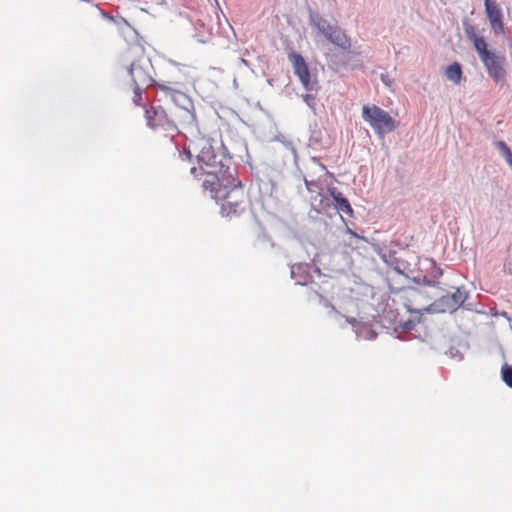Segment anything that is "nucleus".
Instances as JSON below:
<instances>
[{
	"instance_id": "39448f33",
	"label": "nucleus",
	"mask_w": 512,
	"mask_h": 512,
	"mask_svg": "<svg viewBox=\"0 0 512 512\" xmlns=\"http://www.w3.org/2000/svg\"><path fill=\"white\" fill-rule=\"evenodd\" d=\"M362 117L379 136H384L396 129V121L388 112L376 105L363 106Z\"/></svg>"
},
{
	"instance_id": "f3484780",
	"label": "nucleus",
	"mask_w": 512,
	"mask_h": 512,
	"mask_svg": "<svg viewBox=\"0 0 512 512\" xmlns=\"http://www.w3.org/2000/svg\"><path fill=\"white\" fill-rule=\"evenodd\" d=\"M133 102L136 105H141L142 103V89L141 86H135L133 90Z\"/></svg>"
},
{
	"instance_id": "ddd939ff",
	"label": "nucleus",
	"mask_w": 512,
	"mask_h": 512,
	"mask_svg": "<svg viewBox=\"0 0 512 512\" xmlns=\"http://www.w3.org/2000/svg\"><path fill=\"white\" fill-rule=\"evenodd\" d=\"M158 87L172 101H176L179 97H184V94L181 93L178 89L171 88V87L167 86L166 84H158Z\"/></svg>"
},
{
	"instance_id": "412c9836",
	"label": "nucleus",
	"mask_w": 512,
	"mask_h": 512,
	"mask_svg": "<svg viewBox=\"0 0 512 512\" xmlns=\"http://www.w3.org/2000/svg\"><path fill=\"white\" fill-rule=\"evenodd\" d=\"M297 283L301 284V285H306L307 282L306 281H297Z\"/></svg>"
},
{
	"instance_id": "7ed1b4c3",
	"label": "nucleus",
	"mask_w": 512,
	"mask_h": 512,
	"mask_svg": "<svg viewBox=\"0 0 512 512\" xmlns=\"http://www.w3.org/2000/svg\"><path fill=\"white\" fill-rule=\"evenodd\" d=\"M211 198L221 205V213L224 216H233L244 210L245 192L237 174L227 178L209 189Z\"/></svg>"
},
{
	"instance_id": "dca6fc26",
	"label": "nucleus",
	"mask_w": 512,
	"mask_h": 512,
	"mask_svg": "<svg viewBox=\"0 0 512 512\" xmlns=\"http://www.w3.org/2000/svg\"><path fill=\"white\" fill-rule=\"evenodd\" d=\"M501 374L505 384L512 388V366L507 364L503 365L501 368Z\"/></svg>"
},
{
	"instance_id": "0eeeda50",
	"label": "nucleus",
	"mask_w": 512,
	"mask_h": 512,
	"mask_svg": "<svg viewBox=\"0 0 512 512\" xmlns=\"http://www.w3.org/2000/svg\"><path fill=\"white\" fill-rule=\"evenodd\" d=\"M288 59L292 64L295 75L299 78L303 87L307 91L313 90L316 82L311 81L309 67L302 55L296 52H290L288 54Z\"/></svg>"
},
{
	"instance_id": "2eb2a0df",
	"label": "nucleus",
	"mask_w": 512,
	"mask_h": 512,
	"mask_svg": "<svg viewBox=\"0 0 512 512\" xmlns=\"http://www.w3.org/2000/svg\"><path fill=\"white\" fill-rule=\"evenodd\" d=\"M496 147L501 152L507 163L512 161V151L504 141L496 142Z\"/></svg>"
},
{
	"instance_id": "423d86ee",
	"label": "nucleus",
	"mask_w": 512,
	"mask_h": 512,
	"mask_svg": "<svg viewBox=\"0 0 512 512\" xmlns=\"http://www.w3.org/2000/svg\"><path fill=\"white\" fill-rule=\"evenodd\" d=\"M312 24L322 33L325 38L335 46L349 50L351 48V40L346 33L338 26L331 25L326 19L317 17L313 19Z\"/></svg>"
},
{
	"instance_id": "4468645a",
	"label": "nucleus",
	"mask_w": 512,
	"mask_h": 512,
	"mask_svg": "<svg viewBox=\"0 0 512 512\" xmlns=\"http://www.w3.org/2000/svg\"><path fill=\"white\" fill-rule=\"evenodd\" d=\"M442 301L446 302L448 304V309L453 311L458 308L464 300L461 295L457 296V294H453L452 296H444Z\"/></svg>"
},
{
	"instance_id": "f03ea898",
	"label": "nucleus",
	"mask_w": 512,
	"mask_h": 512,
	"mask_svg": "<svg viewBox=\"0 0 512 512\" xmlns=\"http://www.w3.org/2000/svg\"><path fill=\"white\" fill-rule=\"evenodd\" d=\"M147 124L154 130H163L171 136L182 130H192L196 126L193 110L172 104L167 108L153 106L145 112Z\"/></svg>"
},
{
	"instance_id": "f257e3e1",
	"label": "nucleus",
	"mask_w": 512,
	"mask_h": 512,
	"mask_svg": "<svg viewBox=\"0 0 512 512\" xmlns=\"http://www.w3.org/2000/svg\"><path fill=\"white\" fill-rule=\"evenodd\" d=\"M192 149L196 152L199 168L191 167L190 173L195 177L204 176L203 188L209 189L227 178L237 174L231 158L217 153L209 139L200 137L192 142Z\"/></svg>"
},
{
	"instance_id": "20e7f679",
	"label": "nucleus",
	"mask_w": 512,
	"mask_h": 512,
	"mask_svg": "<svg viewBox=\"0 0 512 512\" xmlns=\"http://www.w3.org/2000/svg\"><path fill=\"white\" fill-rule=\"evenodd\" d=\"M466 32L468 38L473 42L474 48L477 51L489 77L495 83L504 82L507 76L505 69V56L489 50L485 39L478 36L472 27L467 29Z\"/></svg>"
},
{
	"instance_id": "1a4fd4ad",
	"label": "nucleus",
	"mask_w": 512,
	"mask_h": 512,
	"mask_svg": "<svg viewBox=\"0 0 512 512\" xmlns=\"http://www.w3.org/2000/svg\"><path fill=\"white\" fill-rule=\"evenodd\" d=\"M328 192H329L330 196L333 198V200L335 202V208L338 211L343 212L348 216L353 215V209H352L348 199L346 197H344L342 192H340L336 187H330L328 189Z\"/></svg>"
},
{
	"instance_id": "4be33fe9",
	"label": "nucleus",
	"mask_w": 512,
	"mask_h": 512,
	"mask_svg": "<svg viewBox=\"0 0 512 512\" xmlns=\"http://www.w3.org/2000/svg\"><path fill=\"white\" fill-rule=\"evenodd\" d=\"M349 233H351L352 235H355L354 232H352V230L348 229Z\"/></svg>"
},
{
	"instance_id": "f8f14e48",
	"label": "nucleus",
	"mask_w": 512,
	"mask_h": 512,
	"mask_svg": "<svg viewBox=\"0 0 512 512\" xmlns=\"http://www.w3.org/2000/svg\"><path fill=\"white\" fill-rule=\"evenodd\" d=\"M305 184H306L307 190L311 194L316 193L317 196L320 197L319 205H318L317 210L324 209L325 208V205H324L325 197H324V195L322 193V187L320 186V184L317 181H315V180H308V179H305Z\"/></svg>"
},
{
	"instance_id": "6ab92c4d",
	"label": "nucleus",
	"mask_w": 512,
	"mask_h": 512,
	"mask_svg": "<svg viewBox=\"0 0 512 512\" xmlns=\"http://www.w3.org/2000/svg\"><path fill=\"white\" fill-rule=\"evenodd\" d=\"M96 9L99 11L100 15H101L103 18H106V19H108V20H110V21H114V17H113L112 15L107 14V13H106V12H104L102 9L98 8L97 6H96Z\"/></svg>"
},
{
	"instance_id": "a211bd4d",
	"label": "nucleus",
	"mask_w": 512,
	"mask_h": 512,
	"mask_svg": "<svg viewBox=\"0 0 512 512\" xmlns=\"http://www.w3.org/2000/svg\"><path fill=\"white\" fill-rule=\"evenodd\" d=\"M178 157L182 162L190 161L191 159V152L190 150L188 152H178Z\"/></svg>"
},
{
	"instance_id": "aec40b11",
	"label": "nucleus",
	"mask_w": 512,
	"mask_h": 512,
	"mask_svg": "<svg viewBox=\"0 0 512 512\" xmlns=\"http://www.w3.org/2000/svg\"><path fill=\"white\" fill-rule=\"evenodd\" d=\"M296 270H297V271H300V270H302V267H301V266H298V267H296V268H295V267H293V269H292V275H295Z\"/></svg>"
},
{
	"instance_id": "9d476101",
	"label": "nucleus",
	"mask_w": 512,
	"mask_h": 512,
	"mask_svg": "<svg viewBox=\"0 0 512 512\" xmlns=\"http://www.w3.org/2000/svg\"><path fill=\"white\" fill-rule=\"evenodd\" d=\"M129 72L135 86H148L152 81L151 76L135 63L131 65Z\"/></svg>"
},
{
	"instance_id": "9b49d317",
	"label": "nucleus",
	"mask_w": 512,
	"mask_h": 512,
	"mask_svg": "<svg viewBox=\"0 0 512 512\" xmlns=\"http://www.w3.org/2000/svg\"><path fill=\"white\" fill-rule=\"evenodd\" d=\"M445 76L454 84H459L462 80V69L458 62L449 65L445 70Z\"/></svg>"
},
{
	"instance_id": "6e6552de",
	"label": "nucleus",
	"mask_w": 512,
	"mask_h": 512,
	"mask_svg": "<svg viewBox=\"0 0 512 512\" xmlns=\"http://www.w3.org/2000/svg\"><path fill=\"white\" fill-rule=\"evenodd\" d=\"M485 11L491 28L496 35L504 33L502 12L499 5L491 0H485Z\"/></svg>"
}]
</instances>
